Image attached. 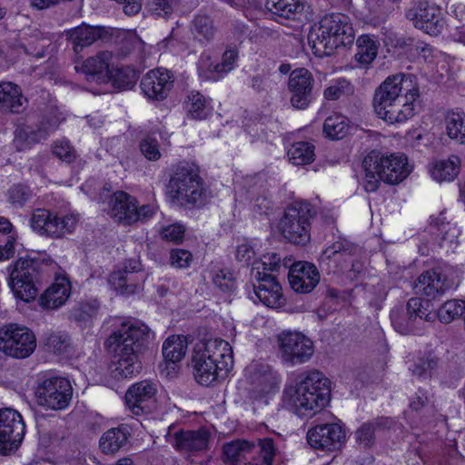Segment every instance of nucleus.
<instances>
[{"label": "nucleus", "instance_id": "nucleus-1", "mask_svg": "<svg viewBox=\"0 0 465 465\" xmlns=\"http://www.w3.org/2000/svg\"><path fill=\"white\" fill-rule=\"evenodd\" d=\"M153 338L150 328L138 320L123 322L108 337L106 345L113 353L110 368L114 379H125L140 372V356Z\"/></svg>", "mask_w": 465, "mask_h": 465}, {"label": "nucleus", "instance_id": "nucleus-2", "mask_svg": "<svg viewBox=\"0 0 465 465\" xmlns=\"http://www.w3.org/2000/svg\"><path fill=\"white\" fill-rule=\"evenodd\" d=\"M414 74L388 76L375 90L372 106L377 116L390 124H401L415 114L414 102L420 96Z\"/></svg>", "mask_w": 465, "mask_h": 465}, {"label": "nucleus", "instance_id": "nucleus-3", "mask_svg": "<svg viewBox=\"0 0 465 465\" xmlns=\"http://www.w3.org/2000/svg\"><path fill=\"white\" fill-rule=\"evenodd\" d=\"M192 364L195 380L209 386L220 378H224L232 368V348L222 339L197 343L193 349Z\"/></svg>", "mask_w": 465, "mask_h": 465}, {"label": "nucleus", "instance_id": "nucleus-4", "mask_svg": "<svg viewBox=\"0 0 465 465\" xmlns=\"http://www.w3.org/2000/svg\"><path fill=\"white\" fill-rule=\"evenodd\" d=\"M307 38L316 56H329L338 47L351 45L354 42V30L347 15L331 13L312 25Z\"/></svg>", "mask_w": 465, "mask_h": 465}, {"label": "nucleus", "instance_id": "nucleus-5", "mask_svg": "<svg viewBox=\"0 0 465 465\" xmlns=\"http://www.w3.org/2000/svg\"><path fill=\"white\" fill-rule=\"evenodd\" d=\"M331 395L330 381L324 375L312 371L296 383L284 390V397L300 416L315 413L325 407Z\"/></svg>", "mask_w": 465, "mask_h": 465}, {"label": "nucleus", "instance_id": "nucleus-6", "mask_svg": "<svg viewBox=\"0 0 465 465\" xmlns=\"http://www.w3.org/2000/svg\"><path fill=\"white\" fill-rule=\"evenodd\" d=\"M365 175L362 181L366 192H375L380 182L398 184L411 173L407 157L403 154L385 156L371 151L362 161Z\"/></svg>", "mask_w": 465, "mask_h": 465}, {"label": "nucleus", "instance_id": "nucleus-7", "mask_svg": "<svg viewBox=\"0 0 465 465\" xmlns=\"http://www.w3.org/2000/svg\"><path fill=\"white\" fill-rule=\"evenodd\" d=\"M167 193L181 204L197 207L204 205L209 198L198 169L189 163H180L174 167L167 185Z\"/></svg>", "mask_w": 465, "mask_h": 465}, {"label": "nucleus", "instance_id": "nucleus-8", "mask_svg": "<svg viewBox=\"0 0 465 465\" xmlns=\"http://www.w3.org/2000/svg\"><path fill=\"white\" fill-rule=\"evenodd\" d=\"M275 454L271 438L256 441L237 439L223 446V460L228 465H272Z\"/></svg>", "mask_w": 465, "mask_h": 465}, {"label": "nucleus", "instance_id": "nucleus-9", "mask_svg": "<svg viewBox=\"0 0 465 465\" xmlns=\"http://www.w3.org/2000/svg\"><path fill=\"white\" fill-rule=\"evenodd\" d=\"M313 215V208L309 203H292L287 206L279 222L281 234L291 243L306 245L311 240V220Z\"/></svg>", "mask_w": 465, "mask_h": 465}, {"label": "nucleus", "instance_id": "nucleus-10", "mask_svg": "<svg viewBox=\"0 0 465 465\" xmlns=\"http://www.w3.org/2000/svg\"><path fill=\"white\" fill-rule=\"evenodd\" d=\"M278 355L287 366L308 362L314 354L313 341L300 331H284L277 336Z\"/></svg>", "mask_w": 465, "mask_h": 465}, {"label": "nucleus", "instance_id": "nucleus-11", "mask_svg": "<svg viewBox=\"0 0 465 465\" xmlns=\"http://www.w3.org/2000/svg\"><path fill=\"white\" fill-rule=\"evenodd\" d=\"M434 315L427 313L423 301L414 297L408 301L405 307H395L391 312V320L394 329L401 334H419L425 322H431Z\"/></svg>", "mask_w": 465, "mask_h": 465}, {"label": "nucleus", "instance_id": "nucleus-12", "mask_svg": "<svg viewBox=\"0 0 465 465\" xmlns=\"http://www.w3.org/2000/svg\"><path fill=\"white\" fill-rule=\"evenodd\" d=\"M41 278L36 262L19 259L10 273L9 285L17 298L28 302L36 297Z\"/></svg>", "mask_w": 465, "mask_h": 465}, {"label": "nucleus", "instance_id": "nucleus-13", "mask_svg": "<svg viewBox=\"0 0 465 465\" xmlns=\"http://www.w3.org/2000/svg\"><path fill=\"white\" fill-rule=\"evenodd\" d=\"M36 348L34 332L25 326L15 323L0 329V351L15 359L29 357Z\"/></svg>", "mask_w": 465, "mask_h": 465}, {"label": "nucleus", "instance_id": "nucleus-14", "mask_svg": "<svg viewBox=\"0 0 465 465\" xmlns=\"http://www.w3.org/2000/svg\"><path fill=\"white\" fill-rule=\"evenodd\" d=\"M41 406L54 411L64 410L73 397V387L69 380L63 377H50L38 384L35 391Z\"/></svg>", "mask_w": 465, "mask_h": 465}, {"label": "nucleus", "instance_id": "nucleus-15", "mask_svg": "<svg viewBox=\"0 0 465 465\" xmlns=\"http://www.w3.org/2000/svg\"><path fill=\"white\" fill-rule=\"evenodd\" d=\"M77 220L74 215L58 216L46 209H36L33 212L30 225L40 235L61 238L71 233Z\"/></svg>", "mask_w": 465, "mask_h": 465}, {"label": "nucleus", "instance_id": "nucleus-16", "mask_svg": "<svg viewBox=\"0 0 465 465\" xmlns=\"http://www.w3.org/2000/svg\"><path fill=\"white\" fill-rule=\"evenodd\" d=\"M25 432L21 414L14 409L0 410V453L8 455L20 446Z\"/></svg>", "mask_w": 465, "mask_h": 465}, {"label": "nucleus", "instance_id": "nucleus-17", "mask_svg": "<svg viewBox=\"0 0 465 465\" xmlns=\"http://www.w3.org/2000/svg\"><path fill=\"white\" fill-rule=\"evenodd\" d=\"M406 17L416 28L430 35H440L445 26L440 8L427 0L415 2L406 12Z\"/></svg>", "mask_w": 465, "mask_h": 465}, {"label": "nucleus", "instance_id": "nucleus-18", "mask_svg": "<svg viewBox=\"0 0 465 465\" xmlns=\"http://www.w3.org/2000/svg\"><path fill=\"white\" fill-rule=\"evenodd\" d=\"M346 432L338 423L319 424L307 432V441L314 449L322 451H336L345 443Z\"/></svg>", "mask_w": 465, "mask_h": 465}, {"label": "nucleus", "instance_id": "nucleus-19", "mask_svg": "<svg viewBox=\"0 0 465 465\" xmlns=\"http://www.w3.org/2000/svg\"><path fill=\"white\" fill-rule=\"evenodd\" d=\"M357 247L345 239H340L327 247L320 257L321 265L326 264L331 269L330 263L333 262L338 263L340 270H345L348 264H351V272L355 274L362 270V263L354 261L352 256L355 254Z\"/></svg>", "mask_w": 465, "mask_h": 465}, {"label": "nucleus", "instance_id": "nucleus-20", "mask_svg": "<svg viewBox=\"0 0 465 465\" xmlns=\"http://www.w3.org/2000/svg\"><path fill=\"white\" fill-rule=\"evenodd\" d=\"M155 384L142 381L132 385L125 393V402L135 415L152 412L155 407Z\"/></svg>", "mask_w": 465, "mask_h": 465}, {"label": "nucleus", "instance_id": "nucleus-21", "mask_svg": "<svg viewBox=\"0 0 465 465\" xmlns=\"http://www.w3.org/2000/svg\"><path fill=\"white\" fill-rule=\"evenodd\" d=\"M167 440L183 454L196 453L208 450L211 434L205 428L195 430H180L168 434Z\"/></svg>", "mask_w": 465, "mask_h": 465}, {"label": "nucleus", "instance_id": "nucleus-22", "mask_svg": "<svg viewBox=\"0 0 465 465\" xmlns=\"http://www.w3.org/2000/svg\"><path fill=\"white\" fill-rule=\"evenodd\" d=\"M314 78L309 70L297 68L289 76V89L292 93L291 104L296 109H305L312 99Z\"/></svg>", "mask_w": 465, "mask_h": 465}, {"label": "nucleus", "instance_id": "nucleus-23", "mask_svg": "<svg viewBox=\"0 0 465 465\" xmlns=\"http://www.w3.org/2000/svg\"><path fill=\"white\" fill-rule=\"evenodd\" d=\"M140 86L149 99L162 101L173 86V75L163 68L150 70L142 78Z\"/></svg>", "mask_w": 465, "mask_h": 465}, {"label": "nucleus", "instance_id": "nucleus-24", "mask_svg": "<svg viewBox=\"0 0 465 465\" xmlns=\"http://www.w3.org/2000/svg\"><path fill=\"white\" fill-rule=\"evenodd\" d=\"M256 270L254 278L257 284H253L254 292L258 299L266 306L276 308L282 304L283 298L282 287L276 276L272 273L260 271V266L254 267L252 272Z\"/></svg>", "mask_w": 465, "mask_h": 465}, {"label": "nucleus", "instance_id": "nucleus-25", "mask_svg": "<svg viewBox=\"0 0 465 465\" xmlns=\"http://www.w3.org/2000/svg\"><path fill=\"white\" fill-rule=\"evenodd\" d=\"M291 287L301 293L311 292L320 282V273L316 266L307 262H298L288 272Z\"/></svg>", "mask_w": 465, "mask_h": 465}, {"label": "nucleus", "instance_id": "nucleus-26", "mask_svg": "<svg viewBox=\"0 0 465 465\" xmlns=\"http://www.w3.org/2000/svg\"><path fill=\"white\" fill-rule=\"evenodd\" d=\"M452 286L441 272L431 269L423 272L418 277L414 289L416 293L433 300L443 295Z\"/></svg>", "mask_w": 465, "mask_h": 465}, {"label": "nucleus", "instance_id": "nucleus-27", "mask_svg": "<svg viewBox=\"0 0 465 465\" xmlns=\"http://www.w3.org/2000/svg\"><path fill=\"white\" fill-rule=\"evenodd\" d=\"M135 198L123 191L113 194L110 200L111 217L124 225H131L139 222V216L135 212Z\"/></svg>", "mask_w": 465, "mask_h": 465}, {"label": "nucleus", "instance_id": "nucleus-28", "mask_svg": "<svg viewBox=\"0 0 465 465\" xmlns=\"http://www.w3.org/2000/svg\"><path fill=\"white\" fill-rule=\"evenodd\" d=\"M112 57L111 52L102 51L96 55L89 57L81 64L75 61L74 69L77 73H83L87 81L103 83L108 79L109 64Z\"/></svg>", "mask_w": 465, "mask_h": 465}, {"label": "nucleus", "instance_id": "nucleus-29", "mask_svg": "<svg viewBox=\"0 0 465 465\" xmlns=\"http://www.w3.org/2000/svg\"><path fill=\"white\" fill-rule=\"evenodd\" d=\"M65 35L74 53L79 54L84 48L92 45L97 40L105 39L108 32L104 27L92 26L83 23L79 26L67 30Z\"/></svg>", "mask_w": 465, "mask_h": 465}, {"label": "nucleus", "instance_id": "nucleus-30", "mask_svg": "<svg viewBox=\"0 0 465 465\" xmlns=\"http://www.w3.org/2000/svg\"><path fill=\"white\" fill-rule=\"evenodd\" d=\"M70 293V282L64 277L57 278L40 296L39 304L44 309H57L65 303Z\"/></svg>", "mask_w": 465, "mask_h": 465}, {"label": "nucleus", "instance_id": "nucleus-31", "mask_svg": "<svg viewBox=\"0 0 465 465\" xmlns=\"http://www.w3.org/2000/svg\"><path fill=\"white\" fill-rule=\"evenodd\" d=\"M251 383L261 392H270L279 384L277 373L264 363H253L247 369Z\"/></svg>", "mask_w": 465, "mask_h": 465}, {"label": "nucleus", "instance_id": "nucleus-32", "mask_svg": "<svg viewBox=\"0 0 465 465\" xmlns=\"http://www.w3.org/2000/svg\"><path fill=\"white\" fill-rule=\"evenodd\" d=\"M130 436V428L125 424H121L107 430L102 435L99 447L104 454H114L127 444Z\"/></svg>", "mask_w": 465, "mask_h": 465}, {"label": "nucleus", "instance_id": "nucleus-33", "mask_svg": "<svg viewBox=\"0 0 465 465\" xmlns=\"http://www.w3.org/2000/svg\"><path fill=\"white\" fill-rule=\"evenodd\" d=\"M460 159L451 155L448 159L436 160L430 169L431 177L438 182L453 181L459 174Z\"/></svg>", "mask_w": 465, "mask_h": 465}, {"label": "nucleus", "instance_id": "nucleus-34", "mask_svg": "<svg viewBox=\"0 0 465 465\" xmlns=\"http://www.w3.org/2000/svg\"><path fill=\"white\" fill-rule=\"evenodd\" d=\"M391 420L388 418H379L362 423L355 431V440L360 448L369 449L375 443V431L389 427Z\"/></svg>", "mask_w": 465, "mask_h": 465}, {"label": "nucleus", "instance_id": "nucleus-35", "mask_svg": "<svg viewBox=\"0 0 465 465\" xmlns=\"http://www.w3.org/2000/svg\"><path fill=\"white\" fill-rule=\"evenodd\" d=\"M45 138V131L40 125L34 127L28 124H20L15 131L14 143L17 150L22 151Z\"/></svg>", "mask_w": 465, "mask_h": 465}, {"label": "nucleus", "instance_id": "nucleus-36", "mask_svg": "<svg viewBox=\"0 0 465 465\" xmlns=\"http://www.w3.org/2000/svg\"><path fill=\"white\" fill-rule=\"evenodd\" d=\"M355 60L361 64H370L377 57L380 42L376 35H361L356 41Z\"/></svg>", "mask_w": 465, "mask_h": 465}, {"label": "nucleus", "instance_id": "nucleus-37", "mask_svg": "<svg viewBox=\"0 0 465 465\" xmlns=\"http://www.w3.org/2000/svg\"><path fill=\"white\" fill-rule=\"evenodd\" d=\"M213 19L205 14L196 15L191 23V32L193 37L201 43H210L216 35Z\"/></svg>", "mask_w": 465, "mask_h": 465}, {"label": "nucleus", "instance_id": "nucleus-38", "mask_svg": "<svg viewBox=\"0 0 465 465\" xmlns=\"http://www.w3.org/2000/svg\"><path fill=\"white\" fill-rule=\"evenodd\" d=\"M265 6L272 15L287 20L295 19L303 10L300 0H266Z\"/></svg>", "mask_w": 465, "mask_h": 465}, {"label": "nucleus", "instance_id": "nucleus-39", "mask_svg": "<svg viewBox=\"0 0 465 465\" xmlns=\"http://www.w3.org/2000/svg\"><path fill=\"white\" fill-rule=\"evenodd\" d=\"M117 38L119 39L118 54L125 57L134 54L137 58H142L144 53V42L134 33L121 32Z\"/></svg>", "mask_w": 465, "mask_h": 465}, {"label": "nucleus", "instance_id": "nucleus-40", "mask_svg": "<svg viewBox=\"0 0 465 465\" xmlns=\"http://www.w3.org/2000/svg\"><path fill=\"white\" fill-rule=\"evenodd\" d=\"M187 351L186 337L172 335L163 344V356L165 361L172 363L180 361Z\"/></svg>", "mask_w": 465, "mask_h": 465}, {"label": "nucleus", "instance_id": "nucleus-41", "mask_svg": "<svg viewBox=\"0 0 465 465\" xmlns=\"http://www.w3.org/2000/svg\"><path fill=\"white\" fill-rule=\"evenodd\" d=\"M350 129V121L342 114H335L327 117L323 124V133L331 140L344 138Z\"/></svg>", "mask_w": 465, "mask_h": 465}, {"label": "nucleus", "instance_id": "nucleus-42", "mask_svg": "<svg viewBox=\"0 0 465 465\" xmlns=\"http://www.w3.org/2000/svg\"><path fill=\"white\" fill-rule=\"evenodd\" d=\"M315 146L309 142L294 143L288 150L287 155L294 165H306L315 159Z\"/></svg>", "mask_w": 465, "mask_h": 465}, {"label": "nucleus", "instance_id": "nucleus-43", "mask_svg": "<svg viewBox=\"0 0 465 465\" xmlns=\"http://www.w3.org/2000/svg\"><path fill=\"white\" fill-rule=\"evenodd\" d=\"M5 96L2 98L1 107L12 113H20L24 110L26 99L22 95L20 87L13 83H5Z\"/></svg>", "mask_w": 465, "mask_h": 465}, {"label": "nucleus", "instance_id": "nucleus-44", "mask_svg": "<svg viewBox=\"0 0 465 465\" xmlns=\"http://www.w3.org/2000/svg\"><path fill=\"white\" fill-rule=\"evenodd\" d=\"M448 136L459 143L465 144V114L450 112L445 117Z\"/></svg>", "mask_w": 465, "mask_h": 465}, {"label": "nucleus", "instance_id": "nucleus-45", "mask_svg": "<svg viewBox=\"0 0 465 465\" xmlns=\"http://www.w3.org/2000/svg\"><path fill=\"white\" fill-rule=\"evenodd\" d=\"M436 234L440 239V244L442 247L450 249L458 243L460 231L457 226L449 222H444L443 218H437L435 222Z\"/></svg>", "mask_w": 465, "mask_h": 465}, {"label": "nucleus", "instance_id": "nucleus-46", "mask_svg": "<svg viewBox=\"0 0 465 465\" xmlns=\"http://www.w3.org/2000/svg\"><path fill=\"white\" fill-rule=\"evenodd\" d=\"M354 94V86L345 78H338L330 82L325 88L323 96L328 101L347 98Z\"/></svg>", "mask_w": 465, "mask_h": 465}, {"label": "nucleus", "instance_id": "nucleus-47", "mask_svg": "<svg viewBox=\"0 0 465 465\" xmlns=\"http://www.w3.org/2000/svg\"><path fill=\"white\" fill-rule=\"evenodd\" d=\"M138 73L132 66H121L113 75V84L119 90L132 89L138 80Z\"/></svg>", "mask_w": 465, "mask_h": 465}, {"label": "nucleus", "instance_id": "nucleus-48", "mask_svg": "<svg viewBox=\"0 0 465 465\" xmlns=\"http://www.w3.org/2000/svg\"><path fill=\"white\" fill-rule=\"evenodd\" d=\"M463 310H465V301L449 300L439 308L437 315L440 322L450 323L462 316Z\"/></svg>", "mask_w": 465, "mask_h": 465}, {"label": "nucleus", "instance_id": "nucleus-49", "mask_svg": "<svg viewBox=\"0 0 465 465\" xmlns=\"http://www.w3.org/2000/svg\"><path fill=\"white\" fill-rule=\"evenodd\" d=\"M242 183L249 199L262 193H269L268 180L262 173L247 175L243 178Z\"/></svg>", "mask_w": 465, "mask_h": 465}, {"label": "nucleus", "instance_id": "nucleus-50", "mask_svg": "<svg viewBox=\"0 0 465 465\" xmlns=\"http://www.w3.org/2000/svg\"><path fill=\"white\" fill-rule=\"evenodd\" d=\"M140 270V263L137 261H130L129 266H125L124 271H118L112 273L111 281L120 289L123 292H134V285L128 284V273H133Z\"/></svg>", "mask_w": 465, "mask_h": 465}, {"label": "nucleus", "instance_id": "nucleus-51", "mask_svg": "<svg viewBox=\"0 0 465 465\" xmlns=\"http://www.w3.org/2000/svg\"><path fill=\"white\" fill-rule=\"evenodd\" d=\"M187 111L188 114L196 120L206 118L209 112L206 107V101L203 94L200 93L192 92L187 98Z\"/></svg>", "mask_w": 465, "mask_h": 465}, {"label": "nucleus", "instance_id": "nucleus-52", "mask_svg": "<svg viewBox=\"0 0 465 465\" xmlns=\"http://www.w3.org/2000/svg\"><path fill=\"white\" fill-rule=\"evenodd\" d=\"M31 189L23 183L13 185L7 191V200L15 208L23 207L32 198Z\"/></svg>", "mask_w": 465, "mask_h": 465}, {"label": "nucleus", "instance_id": "nucleus-53", "mask_svg": "<svg viewBox=\"0 0 465 465\" xmlns=\"http://www.w3.org/2000/svg\"><path fill=\"white\" fill-rule=\"evenodd\" d=\"M438 361L437 357L428 354L419 358L412 368H411V371L413 375L426 378L427 376H430V371L437 368Z\"/></svg>", "mask_w": 465, "mask_h": 465}, {"label": "nucleus", "instance_id": "nucleus-54", "mask_svg": "<svg viewBox=\"0 0 465 465\" xmlns=\"http://www.w3.org/2000/svg\"><path fill=\"white\" fill-rule=\"evenodd\" d=\"M213 281L222 292H232L236 286L234 274L227 268L216 271L213 274Z\"/></svg>", "mask_w": 465, "mask_h": 465}, {"label": "nucleus", "instance_id": "nucleus-55", "mask_svg": "<svg viewBox=\"0 0 465 465\" xmlns=\"http://www.w3.org/2000/svg\"><path fill=\"white\" fill-rule=\"evenodd\" d=\"M45 345L57 353L67 351L71 345V339L66 333H51L45 341Z\"/></svg>", "mask_w": 465, "mask_h": 465}, {"label": "nucleus", "instance_id": "nucleus-56", "mask_svg": "<svg viewBox=\"0 0 465 465\" xmlns=\"http://www.w3.org/2000/svg\"><path fill=\"white\" fill-rule=\"evenodd\" d=\"M140 150L149 161H157L161 158L158 141L152 135H147L140 142Z\"/></svg>", "mask_w": 465, "mask_h": 465}, {"label": "nucleus", "instance_id": "nucleus-57", "mask_svg": "<svg viewBox=\"0 0 465 465\" xmlns=\"http://www.w3.org/2000/svg\"><path fill=\"white\" fill-rule=\"evenodd\" d=\"M193 262V254L184 249H173L170 252L169 262L172 267L177 269H185L190 266Z\"/></svg>", "mask_w": 465, "mask_h": 465}, {"label": "nucleus", "instance_id": "nucleus-58", "mask_svg": "<svg viewBox=\"0 0 465 465\" xmlns=\"http://www.w3.org/2000/svg\"><path fill=\"white\" fill-rule=\"evenodd\" d=\"M256 267L260 266L261 272L268 273L279 272L282 268L281 257L275 252L267 253L262 256L261 262H256Z\"/></svg>", "mask_w": 465, "mask_h": 465}, {"label": "nucleus", "instance_id": "nucleus-59", "mask_svg": "<svg viewBox=\"0 0 465 465\" xmlns=\"http://www.w3.org/2000/svg\"><path fill=\"white\" fill-rule=\"evenodd\" d=\"M177 4V0H153L150 11L153 15L157 17L169 16Z\"/></svg>", "mask_w": 465, "mask_h": 465}, {"label": "nucleus", "instance_id": "nucleus-60", "mask_svg": "<svg viewBox=\"0 0 465 465\" xmlns=\"http://www.w3.org/2000/svg\"><path fill=\"white\" fill-rule=\"evenodd\" d=\"M100 308V303L97 300H92L80 304L79 308L74 311V318L77 321H87L94 317Z\"/></svg>", "mask_w": 465, "mask_h": 465}, {"label": "nucleus", "instance_id": "nucleus-61", "mask_svg": "<svg viewBox=\"0 0 465 465\" xmlns=\"http://www.w3.org/2000/svg\"><path fill=\"white\" fill-rule=\"evenodd\" d=\"M433 395L430 390L420 388L410 400L411 410L418 411L423 407L429 405L432 401Z\"/></svg>", "mask_w": 465, "mask_h": 465}, {"label": "nucleus", "instance_id": "nucleus-62", "mask_svg": "<svg viewBox=\"0 0 465 465\" xmlns=\"http://www.w3.org/2000/svg\"><path fill=\"white\" fill-rule=\"evenodd\" d=\"M185 228L180 223L170 224L161 230L163 239L180 243L184 237Z\"/></svg>", "mask_w": 465, "mask_h": 465}, {"label": "nucleus", "instance_id": "nucleus-63", "mask_svg": "<svg viewBox=\"0 0 465 465\" xmlns=\"http://www.w3.org/2000/svg\"><path fill=\"white\" fill-rule=\"evenodd\" d=\"M53 153L61 160L71 163L75 158V151L70 143L65 140L57 141L54 147Z\"/></svg>", "mask_w": 465, "mask_h": 465}, {"label": "nucleus", "instance_id": "nucleus-64", "mask_svg": "<svg viewBox=\"0 0 465 465\" xmlns=\"http://www.w3.org/2000/svg\"><path fill=\"white\" fill-rule=\"evenodd\" d=\"M238 57L236 48H228L222 56V62L214 66L217 73H228L233 68V64Z\"/></svg>", "mask_w": 465, "mask_h": 465}]
</instances>
